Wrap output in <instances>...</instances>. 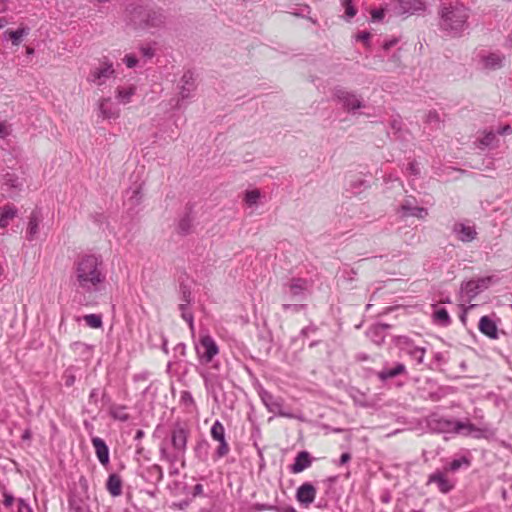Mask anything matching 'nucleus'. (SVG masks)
Returning a JSON list of instances; mask_svg holds the SVG:
<instances>
[{
	"label": "nucleus",
	"instance_id": "f257e3e1",
	"mask_svg": "<svg viewBox=\"0 0 512 512\" xmlns=\"http://www.w3.org/2000/svg\"><path fill=\"white\" fill-rule=\"evenodd\" d=\"M75 286L84 295L99 293L105 284L106 275L100 256L84 255L74 263Z\"/></svg>",
	"mask_w": 512,
	"mask_h": 512
},
{
	"label": "nucleus",
	"instance_id": "f03ea898",
	"mask_svg": "<svg viewBox=\"0 0 512 512\" xmlns=\"http://www.w3.org/2000/svg\"><path fill=\"white\" fill-rule=\"evenodd\" d=\"M469 12L463 5L445 7L441 11L440 26L451 36H460L468 27Z\"/></svg>",
	"mask_w": 512,
	"mask_h": 512
},
{
	"label": "nucleus",
	"instance_id": "7ed1b4c3",
	"mask_svg": "<svg viewBox=\"0 0 512 512\" xmlns=\"http://www.w3.org/2000/svg\"><path fill=\"white\" fill-rule=\"evenodd\" d=\"M189 434L190 431L185 424L175 423L170 433L173 452L169 453L166 447L162 445L160 448L161 459L169 463H175L180 460L186 452Z\"/></svg>",
	"mask_w": 512,
	"mask_h": 512
},
{
	"label": "nucleus",
	"instance_id": "20e7f679",
	"mask_svg": "<svg viewBox=\"0 0 512 512\" xmlns=\"http://www.w3.org/2000/svg\"><path fill=\"white\" fill-rule=\"evenodd\" d=\"M220 364L213 363L211 367L199 370V374L204 381L206 391L214 398L218 399V392L223 390L224 377L219 373Z\"/></svg>",
	"mask_w": 512,
	"mask_h": 512
},
{
	"label": "nucleus",
	"instance_id": "39448f33",
	"mask_svg": "<svg viewBox=\"0 0 512 512\" xmlns=\"http://www.w3.org/2000/svg\"><path fill=\"white\" fill-rule=\"evenodd\" d=\"M333 97L349 113H355L357 110L365 107L361 96L342 87H337L333 90Z\"/></svg>",
	"mask_w": 512,
	"mask_h": 512
},
{
	"label": "nucleus",
	"instance_id": "423d86ee",
	"mask_svg": "<svg viewBox=\"0 0 512 512\" xmlns=\"http://www.w3.org/2000/svg\"><path fill=\"white\" fill-rule=\"evenodd\" d=\"M195 350L200 364L211 363L213 358L219 353V347L215 340L209 334H201Z\"/></svg>",
	"mask_w": 512,
	"mask_h": 512
},
{
	"label": "nucleus",
	"instance_id": "0eeeda50",
	"mask_svg": "<svg viewBox=\"0 0 512 512\" xmlns=\"http://www.w3.org/2000/svg\"><path fill=\"white\" fill-rule=\"evenodd\" d=\"M115 74L113 63L109 59L104 58L98 66L90 70L87 81L100 87L105 85L110 78L115 77Z\"/></svg>",
	"mask_w": 512,
	"mask_h": 512
},
{
	"label": "nucleus",
	"instance_id": "6e6552de",
	"mask_svg": "<svg viewBox=\"0 0 512 512\" xmlns=\"http://www.w3.org/2000/svg\"><path fill=\"white\" fill-rule=\"evenodd\" d=\"M196 87V77L194 73L190 70L184 72L178 83L179 100L176 104L177 108H180L182 100L189 99L193 96Z\"/></svg>",
	"mask_w": 512,
	"mask_h": 512
},
{
	"label": "nucleus",
	"instance_id": "1a4fd4ad",
	"mask_svg": "<svg viewBox=\"0 0 512 512\" xmlns=\"http://www.w3.org/2000/svg\"><path fill=\"white\" fill-rule=\"evenodd\" d=\"M98 116L102 119H116L120 115V109L110 97H102L97 102Z\"/></svg>",
	"mask_w": 512,
	"mask_h": 512
},
{
	"label": "nucleus",
	"instance_id": "9d476101",
	"mask_svg": "<svg viewBox=\"0 0 512 512\" xmlns=\"http://www.w3.org/2000/svg\"><path fill=\"white\" fill-rule=\"evenodd\" d=\"M436 484L439 491L446 494L454 488V483L446 476L444 472L436 471L428 478V484Z\"/></svg>",
	"mask_w": 512,
	"mask_h": 512
},
{
	"label": "nucleus",
	"instance_id": "9b49d317",
	"mask_svg": "<svg viewBox=\"0 0 512 512\" xmlns=\"http://www.w3.org/2000/svg\"><path fill=\"white\" fill-rule=\"evenodd\" d=\"M429 426L440 433H456L457 421L446 418H432L429 421Z\"/></svg>",
	"mask_w": 512,
	"mask_h": 512
},
{
	"label": "nucleus",
	"instance_id": "f8f14e48",
	"mask_svg": "<svg viewBox=\"0 0 512 512\" xmlns=\"http://www.w3.org/2000/svg\"><path fill=\"white\" fill-rule=\"evenodd\" d=\"M148 7L130 6L127 8V21L135 28H142Z\"/></svg>",
	"mask_w": 512,
	"mask_h": 512
},
{
	"label": "nucleus",
	"instance_id": "ddd939ff",
	"mask_svg": "<svg viewBox=\"0 0 512 512\" xmlns=\"http://www.w3.org/2000/svg\"><path fill=\"white\" fill-rule=\"evenodd\" d=\"M145 20L142 28H158L165 23V16L160 10L148 8L147 13L144 14Z\"/></svg>",
	"mask_w": 512,
	"mask_h": 512
},
{
	"label": "nucleus",
	"instance_id": "4468645a",
	"mask_svg": "<svg viewBox=\"0 0 512 512\" xmlns=\"http://www.w3.org/2000/svg\"><path fill=\"white\" fill-rule=\"evenodd\" d=\"M297 500L301 505L308 507L315 499L316 489L310 483H304L297 489Z\"/></svg>",
	"mask_w": 512,
	"mask_h": 512
},
{
	"label": "nucleus",
	"instance_id": "2eb2a0df",
	"mask_svg": "<svg viewBox=\"0 0 512 512\" xmlns=\"http://www.w3.org/2000/svg\"><path fill=\"white\" fill-rule=\"evenodd\" d=\"M477 285L474 280L462 283L460 287V301L462 303L471 302L480 293ZM461 306H464V304H461Z\"/></svg>",
	"mask_w": 512,
	"mask_h": 512
},
{
	"label": "nucleus",
	"instance_id": "dca6fc26",
	"mask_svg": "<svg viewBox=\"0 0 512 512\" xmlns=\"http://www.w3.org/2000/svg\"><path fill=\"white\" fill-rule=\"evenodd\" d=\"M42 222V216L41 213L37 210L32 211V213L29 216L27 231H26V237L29 241H33L38 233L40 224Z\"/></svg>",
	"mask_w": 512,
	"mask_h": 512
},
{
	"label": "nucleus",
	"instance_id": "f3484780",
	"mask_svg": "<svg viewBox=\"0 0 512 512\" xmlns=\"http://www.w3.org/2000/svg\"><path fill=\"white\" fill-rule=\"evenodd\" d=\"M91 442L95 449L97 459L103 466H106L109 463V448L105 441L100 437H93Z\"/></svg>",
	"mask_w": 512,
	"mask_h": 512
},
{
	"label": "nucleus",
	"instance_id": "a211bd4d",
	"mask_svg": "<svg viewBox=\"0 0 512 512\" xmlns=\"http://www.w3.org/2000/svg\"><path fill=\"white\" fill-rule=\"evenodd\" d=\"M287 291L292 298L301 299L308 290V284L302 279H293L287 286Z\"/></svg>",
	"mask_w": 512,
	"mask_h": 512
},
{
	"label": "nucleus",
	"instance_id": "6ab92c4d",
	"mask_svg": "<svg viewBox=\"0 0 512 512\" xmlns=\"http://www.w3.org/2000/svg\"><path fill=\"white\" fill-rule=\"evenodd\" d=\"M478 328L481 333L486 335L491 339L498 338V328L496 323L490 319L488 316H483L480 318Z\"/></svg>",
	"mask_w": 512,
	"mask_h": 512
},
{
	"label": "nucleus",
	"instance_id": "aec40b11",
	"mask_svg": "<svg viewBox=\"0 0 512 512\" xmlns=\"http://www.w3.org/2000/svg\"><path fill=\"white\" fill-rule=\"evenodd\" d=\"M505 56L500 53H489L482 56L481 62L484 68L496 70L503 66Z\"/></svg>",
	"mask_w": 512,
	"mask_h": 512
},
{
	"label": "nucleus",
	"instance_id": "412c9836",
	"mask_svg": "<svg viewBox=\"0 0 512 512\" xmlns=\"http://www.w3.org/2000/svg\"><path fill=\"white\" fill-rule=\"evenodd\" d=\"M311 465V457L307 451H301L297 454L294 463L290 467V471L298 474Z\"/></svg>",
	"mask_w": 512,
	"mask_h": 512
},
{
	"label": "nucleus",
	"instance_id": "4be33fe9",
	"mask_svg": "<svg viewBox=\"0 0 512 512\" xmlns=\"http://www.w3.org/2000/svg\"><path fill=\"white\" fill-rule=\"evenodd\" d=\"M401 349L405 351L406 354L414 358L418 364L423 363L424 355L426 353L425 348L415 346L405 339L402 343Z\"/></svg>",
	"mask_w": 512,
	"mask_h": 512
},
{
	"label": "nucleus",
	"instance_id": "5701e85b",
	"mask_svg": "<svg viewBox=\"0 0 512 512\" xmlns=\"http://www.w3.org/2000/svg\"><path fill=\"white\" fill-rule=\"evenodd\" d=\"M3 189L7 191L8 197H13L14 190H19L22 186V182L13 173H7L3 176V183H2Z\"/></svg>",
	"mask_w": 512,
	"mask_h": 512
},
{
	"label": "nucleus",
	"instance_id": "b1692460",
	"mask_svg": "<svg viewBox=\"0 0 512 512\" xmlns=\"http://www.w3.org/2000/svg\"><path fill=\"white\" fill-rule=\"evenodd\" d=\"M454 232L462 242H471L477 235L474 227L461 223L454 226Z\"/></svg>",
	"mask_w": 512,
	"mask_h": 512
},
{
	"label": "nucleus",
	"instance_id": "393cba45",
	"mask_svg": "<svg viewBox=\"0 0 512 512\" xmlns=\"http://www.w3.org/2000/svg\"><path fill=\"white\" fill-rule=\"evenodd\" d=\"M482 430L472 424L470 421H457L456 433L464 436L481 437Z\"/></svg>",
	"mask_w": 512,
	"mask_h": 512
},
{
	"label": "nucleus",
	"instance_id": "a878e982",
	"mask_svg": "<svg viewBox=\"0 0 512 512\" xmlns=\"http://www.w3.org/2000/svg\"><path fill=\"white\" fill-rule=\"evenodd\" d=\"M18 214V209L13 205H5L0 208V228L6 229L11 220Z\"/></svg>",
	"mask_w": 512,
	"mask_h": 512
},
{
	"label": "nucleus",
	"instance_id": "bb28decb",
	"mask_svg": "<svg viewBox=\"0 0 512 512\" xmlns=\"http://www.w3.org/2000/svg\"><path fill=\"white\" fill-rule=\"evenodd\" d=\"M136 93V87L134 85L117 87L115 91V97L121 104H128L131 102L132 97Z\"/></svg>",
	"mask_w": 512,
	"mask_h": 512
},
{
	"label": "nucleus",
	"instance_id": "cd10ccee",
	"mask_svg": "<svg viewBox=\"0 0 512 512\" xmlns=\"http://www.w3.org/2000/svg\"><path fill=\"white\" fill-rule=\"evenodd\" d=\"M106 488L108 492L114 496L117 497L121 495L122 493V480L117 474H111L108 477Z\"/></svg>",
	"mask_w": 512,
	"mask_h": 512
},
{
	"label": "nucleus",
	"instance_id": "c85d7f7f",
	"mask_svg": "<svg viewBox=\"0 0 512 512\" xmlns=\"http://www.w3.org/2000/svg\"><path fill=\"white\" fill-rule=\"evenodd\" d=\"M423 9V3L418 0H413V3L411 0H400V13L402 14H413Z\"/></svg>",
	"mask_w": 512,
	"mask_h": 512
},
{
	"label": "nucleus",
	"instance_id": "c756f323",
	"mask_svg": "<svg viewBox=\"0 0 512 512\" xmlns=\"http://www.w3.org/2000/svg\"><path fill=\"white\" fill-rule=\"evenodd\" d=\"M401 209L406 215L414 216L420 219H423L428 215L426 208L412 206L409 202L404 203L401 206Z\"/></svg>",
	"mask_w": 512,
	"mask_h": 512
},
{
	"label": "nucleus",
	"instance_id": "7c9ffc66",
	"mask_svg": "<svg viewBox=\"0 0 512 512\" xmlns=\"http://www.w3.org/2000/svg\"><path fill=\"white\" fill-rule=\"evenodd\" d=\"M406 371L405 365L398 363L394 368L391 369H383L378 373V377L381 380H387L390 378H394Z\"/></svg>",
	"mask_w": 512,
	"mask_h": 512
},
{
	"label": "nucleus",
	"instance_id": "2f4dec72",
	"mask_svg": "<svg viewBox=\"0 0 512 512\" xmlns=\"http://www.w3.org/2000/svg\"><path fill=\"white\" fill-rule=\"evenodd\" d=\"M146 473H147L146 478L151 483L156 484V483H159L160 481H162V479H163V470L157 464H153L152 466L148 467Z\"/></svg>",
	"mask_w": 512,
	"mask_h": 512
},
{
	"label": "nucleus",
	"instance_id": "473e14b6",
	"mask_svg": "<svg viewBox=\"0 0 512 512\" xmlns=\"http://www.w3.org/2000/svg\"><path fill=\"white\" fill-rule=\"evenodd\" d=\"M29 33V29L26 27L18 28L15 31L7 30L5 31V36H8L12 44L15 46H18L24 36H26Z\"/></svg>",
	"mask_w": 512,
	"mask_h": 512
},
{
	"label": "nucleus",
	"instance_id": "72a5a7b5",
	"mask_svg": "<svg viewBox=\"0 0 512 512\" xmlns=\"http://www.w3.org/2000/svg\"><path fill=\"white\" fill-rule=\"evenodd\" d=\"M193 220L190 215H184L178 222L177 231L182 235H187L191 232Z\"/></svg>",
	"mask_w": 512,
	"mask_h": 512
},
{
	"label": "nucleus",
	"instance_id": "f704fd0d",
	"mask_svg": "<svg viewBox=\"0 0 512 512\" xmlns=\"http://www.w3.org/2000/svg\"><path fill=\"white\" fill-rule=\"evenodd\" d=\"M211 437L218 442L225 440V428L219 420H216L211 427Z\"/></svg>",
	"mask_w": 512,
	"mask_h": 512
},
{
	"label": "nucleus",
	"instance_id": "c9c22d12",
	"mask_svg": "<svg viewBox=\"0 0 512 512\" xmlns=\"http://www.w3.org/2000/svg\"><path fill=\"white\" fill-rule=\"evenodd\" d=\"M260 198L261 192L258 189L247 190L245 192L244 201L248 206L252 207L258 205Z\"/></svg>",
	"mask_w": 512,
	"mask_h": 512
},
{
	"label": "nucleus",
	"instance_id": "e433bc0d",
	"mask_svg": "<svg viewBox=\"0 0 512 512\" xmlns=\"http://www.w3.org/2000/svg\"><path fill=\"white\" fill-rule=\"evenodd\" d=\"M433 319L436 323L444 326L450 323V317L445 308H437L433 313Z\"/></svg>",
	"mask_w": 512,
	"mask_h": 512
},
{
	"label": "nucleus",
	"instance_id": "4c0bfd02",
	"mask_svg": "<svg viewBox=\"0 0 512 512\" xmlns=\"http://www.w3.org/2000/svg\"><path fill=\"white\" fill-rule=\"evenodd\" d=\"M111 416L120 421H127L129 419V414L126 412L125 406H113L110 410Z\"/></svg>",
	"mask_w": 512,
	"mask_h": 512
},
{
	"label": "nucleus",
	"instance_id": "58836bf2",
	"mask_svg": "<svg viewBox=\"0 0 512 512\" xmlns=\"http://www.w3.org/2000/svg\"><path fill=\"white\" fill-rule=\"evenodd\" d=\"M84 321L91 328H100L102 326V317L98 314H88L84 316Z\"/></svg>",
	"mask_w": 512,
	"mask_h": 512
},
{
	"label": "nucleus",
	"instance_id": "ea45409f",
	"mask_svg": "<svg viewBox=\"0 0 512 512\" xmlns=\"http://www.w3.org/2000/svg\"><path fill=\"white\" fill-rule=\"evenodd\" d=\"M265 404L269 411L274 413H282V403L279 399H274L272 396H269L268 399L265 401Z\"/></svg>",
	"mask_w": 512,
	"mask_h": 512
},
{
	"label": "nucleus",
	"instance_id": "a19ab883",
	"mask_svg": "<svg viewBox=\"0 0 512 512\" xmlns=\"http://www.w3.org/2000/svg\"><path fill=\"white\" fill-rule=\"evenodd\" d=\"M228 452H229V445H228L226 439L219 441V446L216 450V456L218 458H222V457L226 456L228 454Z\"/></svg>",
	"mask_w": 512,
	"mask_h": 512
},
{
	"label": "nucleus",
	"instance_id": "79ce46f5",
	"mask_svg": "<svg viewBox=\"0 0 512 512\" xmlns=\"http://www.w3.org/2000/svg\"><path fill=\"white\" fill-rule=\"evenodd\" d=\"M462 464H466L468 465V460L466 458H462V459H455L453 460L449 466L446 468V470H449V471H452V472H455L457 471L461 466Z\"/></svg>",
	"mask_w": 512,
	"mask_h": 512
},
{
	"label": "nucleus",
	"instance_id": "37998d69",
	"mask_svg": "<svg viewBox=\"0 0 512 512\" xmlns=\"http://www.w3.org/2000/svg\"><path fill=\"white\" fill-rule=\"evenodd\" d=\"M343 5L345 8V14L348 18H352L356 15V9L350 0H345Z\"/></svg>",
	"mask_w": 512,
	"mask_h": 512
},
{
	"label": "nucleus",
	"instance_id": "c03bdc74",
	"mask_svg": "<svg viewBox=\"0 0 512 512\" xmlns=\"http://www.w3.org/2000/svg\"><path fill=\"white\" fill-rule=\"evenodd\" d=\"M478 287V290L480 292H482L483 290L487 289L490 282H491V277H484V278H479L477 280H474Z\"/></svg>",
	"mask_w": 512,
	"mask_h": 512
},
{
	"label": "nucleus",
	"instance_id": "a18cd8bd",
	"mask_svg": "<svg viewBox=\"0 0 512 512\" xmlns=\"http://www.w3.org/2000/svg\"><path fill=\"white\" fill-rule=\"evenodd\" d=\"M123 62L128 68H134L138 63V59L133 54H127L123 58Z\"/></svg>",
	"mask_w": 512,
	"mask_h": 512
},
{
	"label": "nucleus",
	"instance_id": "49530a36",
	"mask_svg": "<svg viewBox=\"0 0 512 512\" xmlns=\"http://www.w3.org/2000/svg\"><path fill=\"white\" fill-rule=\"evenodd\" d=\"M11 133V127L7 122H0V138H6Z\"/></svg>",
	"mask_w": 512,
	"mask_h": 512
},
{
	"label": "nucleus",
	"instance_id": "de8ad7c7",
	"mask_svg": "<svg viewBox=\"0 0 512 512\" xmlns=\"http://www.w3.org/2000/svg\"><path fill=\"white\" fill-rule=\"evenodd\" d=\"M140 51L143 55V57L147 58V59H151L154 54H155V51L152 47H149V46H143L140 48Z\"/></svg>",
	"mask_w": 512,
	"mask_h": 512
},
{
	"label": "nucleus",
	"instance_id": "09e8293b",
	"mask_svg": "<svg viewBox=\"0 0 512 512\" xmlns=\"http://www.w3.org/2000/svg\"><path fill=\"white\" fill-rule=\"evenodd\" d=\"M495 138V135L493 133H488L486 134L480 141V143L484 146H488L492 143V141L494 140Z\"/></svg>",
	"mask_w": 512,
	"mask_h": 512
},
{
	"label": "nucleus",
	"instance_id": "8fccbe9b",
	"mask_svg": "<svg viewBox=\"0 0 512 512\" xmlns=\"http://www.w3.org/2000/svg\"><path fill=\"white\" fill-rule=\"evenodd\" d=\"M18 512H32V510L28 504L20 499L18 503Z\"/></svg>",
	"mask_w": 512,
	"mask_h": 512
},
{
	"label": "nucleus",
	"instance_id": "3c124183",
	"mask_svg": "<svg viewBox=\"0 0 512 512\" xmlns=\"http://www.w3.org/2000/svg\"><path fill=\"white\" fill-rule=\"evenodd\" d=\"M408 170L413 175H418L420 173L419 166L416 162H411L408 166Z\"/></svg>",
	"mask_w": 512,
	"mask_h": 512
},
{
	"label": "nucleus",
	"instance_id": "603ef678",
	"mask_svg": "<svg viewBox=\"0 0 512 512\" xmlns=\"http://www.w3.org/2000/svg\"><path fill=\"white\" fill-rule=\"evenodd\" d=\"M384 17V10H374L372 11V19L374 21H380Z\"/></svg>",
	"mask_w": 512,
	"mask_h": 512
},
{
	"label": "nucleus",
	"instance_id": "864d4df0",
	"mask_svg": "<svg viewBox=\"0 0 512 512\" xmlns=\"http://www.w3.org/2000/svg\"><path fill=\"white\" fill-rule=\"evenodd\" d=\"M182 317H183V319L187 323H189L190 327L192 328L193 327V316H192V314L190 312L185 311V312L182 313Z\"/></svg>",
	"mask_w": 512,
	"mask_h": 512
},
{
	"label": "nucleus",
	"instance_id": "5fc2aeb1",
	"mask_svg": "<svg viewBox=\"0 0 512 512\" xmlns=\"http://www.w3.org/2000/svg\"><path fill=\"white\" fill-rule=\"evenodd\" d=\"M202 494H203V485H201V484H196V485L194 486V488H193L192 495H193L194 497H196V496H200V495H202Z\"/></svg>",
	"mask_w": 512,
	"mask_h": 512
},
{
	"label": "nucleus",
	"instance_id": "6e6d98bb",
	"mask_svg": "<svg viewBox=\"0 0 512 512\" xmlns=\"http://www.w3.org/2000/svg\"><path fill=\"white\" fill-rule=\"evenodd\" d=\"M427 121L428 122H438L439 121V116L436 112H432L430 111L427 115Z\"/></svg>",
	"mask_w": 512,
	"mask_h": 512
},
{
	"label": "nucleus",
	"instance_id": "4d7b16f0",
	"mask_svg": "<svg viewBox=\"0 0 512 512\" xmlns=\"http://www.w3.org/2000/svg\"><path fill=\"white\" fill-rule=\"evenodd\" d=\"M300 308H301V306H299V305H292V304H283L282 305V309L284 311H287V310L299 311Z\"/></svg>",
	"mask_w": 512,
	"mask_h": 512
},
{
	"label": "nucleus",
	"instance_id": "13d9d810",
	"mask_svg": "<svg viewBox=\"0 0 512 512\" xmlns=\"http://www.w3.org/2000/svg\"><path fill=\"white\" fill-rule=\"evenodd\" d=\"M4 495H5L4 501H3L4 505L7 506V507L11 506L13 504V501H14L13 496L10 495V494H7V493H5Z\"/></svg>",
	"mask_w": 512,
	"mask_h": 512
},
{
	"label": "nucleus",
	"instance_id": "bf43d9fd",
	"mask_svg": "<svg viewBox=\"0 0 512 512\" xmlns=\"http://www.w3.org/2000/svg\"><path fill=\"white\" fill-rule=\"evenodd\" d=\"M369 38H370V33H368V32H362V33H360V34L357 36V39H358L359 41L364 42V43H366V42L369 40Z\"/></svg>",
	"mask_w": 512,
	"mask_h": 512
},
{
	"label": "nucleus",
	"instance_id": "052dcab7",
	"mask_svg": "<svg viewBox=\"0 0 512 512\" xmlns=\"http://www.w3.org/2000/svg\"><path fill=\"white\" fill-rule=\"evenodd\" d=\"M98 395H99V390L93 389L89 395L90 401H93L94 403H96L97 399H98Z\"/></svg>",
	"mask_w": 512,
	"mask_h": 512
},
{
	"label": "nucleus",
	"instance_id": "680f3d73",
	"mask_svg": "<svg viewBox=\"0 0 512 512\" xmlns=\"http://www.w3.org/2000/svg\"><path fill=\"white\" fill-rule=\"evenodd\" d=\"M133 199H135V203H139L142 199V194H141V191L140 189H136L134 192H133Z\"/></svg>",
	"mask_w": 512,
	"mask_h": 512
},
{
	"label": "nucleus",
	"instance_id": "e2e57ef3",
	"mask_svg": "<svg viewBox=\"0 0 512 512\" xmlns=\"http://www.w3.org/2000/svg\"><path fill=\"white\" fill-rule=\"evenodd\" d=\"M350 454L349 453H343L340 457V464H345L350 460Z\"/></svg>",
	"mask_w": 512,
	"mask_h": 512
},
{
	"label": "nucleus",
	"instance_id": "0e129e2a",
	"mask_svg": "<svg viewBox=\"0 0 512 512\" xmlns=\"http://www.w3.org/2000/svg\"><path fill=\"white\" fill-rule=\"evenodd\" d=\"M498 132L499 134H508L511 132V127L509 125H506L502 127Z\"/></svg>",
	"mask_w": 512,
	"mask_h": 512
},
{
	"label": "nucleus",
	"instance_id": "69168bd1",
	"mask_svg": "<svg viewBox=\"0 0 512 512\" xmlns=\"http://www.w3.org/2000/svg\"><path fill=\"white\" fill-rule=\"evenodd\" d=\"M475 305L471 304L470 306L466 307V308H463V314L461 315V320L462 322L465 321V317H466V313L471 309L473 308Z\"/></svg>",
	"mask_w": 512,
	"mask_h": 512
},
{
	"label": "nucleus",
	"instance_id": "338daca9",
	"mask_svg": "<svg viewBox=\"0 0 512 512\" xmlns=\"http://www.w3.org/2000/svg\"><path fill=\"white\" fill-rule=\"evenodd\" d=\"M31 438V431L29 429H26L22 434L23 440H29Z\"/></svg>",
	"mask_w": 512,
	"mask_h": 512
},
{
	"label": "nucleus",
	"instance_id": "774afa93",
	"mask_svg": "<svg viewBox=\"0 0 512 512\" xmlns=\"http://www.w3.org/2000/svg\"><path fill=\"white\" fill-rule=\"evenodd\" d=\"M73 383H74V377L73 376L68 377L66 380V385L71 386Z\"/></svg>",
	"mask_w": 512,
	"mask_h": 512
}]
</instances>
